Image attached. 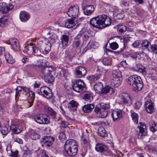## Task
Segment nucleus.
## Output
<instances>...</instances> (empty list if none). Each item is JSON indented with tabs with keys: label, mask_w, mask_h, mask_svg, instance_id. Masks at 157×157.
<instances>
[{
	"label": "nucleus",
	"mask_w": 157,
	"mask_h": 157,
	"mask_svg": "<svg viewBox=\"0 0 157 157\" xmlns=\"http://www.w3.org/2000/svg\"><path fill=\"white\" fill-rule=\"evenodd\" d=\"M111 18L108 16L102 14L92 18L90 21V24L93 27L102 29L110 25Z\"/></svg>",
	"instance_id": "nucleus-1"
},
{
	"label": "nucleus",
	"mask_w": 157,
	"mask_h": 157,
	"mask_svg": "<svg viewBox=\"0 0 157 157\" xmlns=\"http://www.w3.org/2000/svg\"><path fill=\"white\" fill-rule=\"evenodd\" d=\"M15 98L16 101L19 99L20 100L25 101L29 97H35L34 93L29 91L28 88L17 86L15 90Z\"/></svg>",
	"instance_id": "nucleus-2"
},
{
	"label": "nucleus",
	"mask_w": 157,
	"mask_h": 157,
	"mask_svg": "<svg viewBox=\"0 0 157 157\" xmlns=\"http://www.w3.org/2000/svg\"><path fill=\"white\" fill-rule=\"evenodd\" d=\"M57 38L56 34H53L49 37V40L47 38H42L40 40L42 43L40 46V52L44 54L48 53L51 50V42L54 43Z\"/></svg>",
	"instance_id": "nucleus-3"
},
{
	"label": "nucleus",
	"mask_w": 157,
	"mask_h": 157,
	"mask_svg": "<svg viewBox=\"0 0 157 157\" xmlns=\"http://www.w3.org/2000/svg\"><path fill=\"white\" fill-rule=\"evenodd\" d=\"M127 82L133 87V90L138 92L142 89L143 84L140 77L136 75L130 76L128 79Z\"/></svg>",
	"instance_id": "nucleus-4"
},
{
	"label": "nucleus",
	"mask_w": 157,
	"mask_h": 157,
	"mask_svg": "<svg viewBox=\"0 0 157 157\" xmlns=\"http://www.w3.org/2000/svg\"><path fill=\"white\" fill-rule=\"evenodd\" d=\"M78 145L75 140H70L66 141L64 148L66 152L70 156H74L77 154Z\"/></svg>",
	"instance_id": "nucleus-5"
},
{
	"label": "nucleus",
	"mask_w": 157,
	"mask_h": 157,
	"mask_svg": "<svg viewBox=\"0 0 157 157\" xmlns=\"http://www.w3.org/2000/svg\"><path fill=\"white\" fill-rule=\"evenodd\" d=\"M112 78L110 85L113 87H118L121 83L122 75L118 70H115L112 71Z\"/></svg>",
	"instance_id": "nucleus-6"
},
{
	"label": "nucleus",
	"mask_w": 157,
	"mask_h": 157,
	"mask_svg": "<svg viewBox=\"0 0 157 157\" xmlns=\"http://www.w3.org/2000/svg\"><path fill=\"white\" fill-rule=\"evenodd\" d=\"M54 140L55 139L53 136H46L41 139L40 142L42 147L48 148L52 146Z\"/></svg>",
	"instance_id": "nucleus-7"
},
{
	"label": "nucleus",
	"mask_w": 157,
	"mask_h": 157,
	"mask_svg": "<svg viewBox=\"0 0 157 157\" xmlns=\"http://www.w3.org/2000/svg\"><path fill=\"white\" fill-rule=\"evenodd\" d=\"M41 72L44 76L45 82L48 83H51L54 82V78L51 74V70L49 68H44L41 69Z\"/></svg>",
	"instance_id": "nucleus-8"
},
{
	"label": "nucleus",
	"mask_w": 157,
	"mask_h": 157,
	"mask_svg": "<svg viewBox=\"0 0 157 157\" xmlns=\"http://www.w3.org/2000/svg\"><path fill=\"white\" fill-rule=\"evenodd\" d=\"M79 8L77 5L71 6L68 9L67 14L68 16L72 18L79 20L78 17L79 15Z\"/></svg>",
	"instance_id": "nucleus-9"
},
{
	"label": "nucleus",
	"mask_w": 157,
	"mask_h": 157,
	"mask_svg": "<svg viewBox=\"0 0 157 157\" xmlns=\"http://www.w3.org/2000/svg\"><path fill=\"white\" fill-rule=\"evenodd\" d=\"M73 89L75 91L82 93L85 91L86 86L84 83L81 79L76 81L73 86Z\"/></svg>",
	"instance_id": "nucleus-10"
},
{
	"label": "nucleus",
	"mask_w": 157,
	"mask_h": 157,
	"mask_svg": "<svg viewBox=\"0 0 157 157\" xmlns=\"http://www.w3.org/2000/svg\"><path fill=\"white\" fill-rule=\"evenodd\" d=\"M34 119L36 123L40 124H47L49 121V117L42 114L36 115L34 117Z\"/></svg>",
	"instance_id": "nucleus-11"
},
{
	"label": "nucleus",
	"mask_w": 157,
	"mask_h": 157,
	"mask_svg": "<svg viewBox=\"0 0 157 157\" xmlns=\"http://www.w3.org/2000/svg\"><path fill=\"white\" fill-rule=\"evenodd\" d=\"M119 100L121 103L127 106L131 103V98L127 94L123 93L120 95L119 97Z\"/></svg>",
	"instance_id": "nucleus-12"
},
{
	"label": "nucleus",
	"mask_w": 157,
	"mask_h": 157,
	"mask_svg": "<svg viewBox=\"0 0 157 157\" xmlns=\"http://www.w3.org/2000/svg\"><path fill=\"white\" fill-rule=\"evenodd\" d=\"M84 19L83 17L79 18V20L72 18L67 20L65 23V26L68 28H71L75 26L76 23H79Z\"/></svg>",
	"instance_id": "nucleus-13"
},
{
	"label": "nucleus",
	"mask_w": 157,
	"mask_h": 157,
	"mask_svg": "<svg viewBox=\"0 0 157 157\" xmlns=\"http://www.w3.org/2000/svg\"><path fill=\"white\" fill-rule=\"evenodd\" d=\"M36 49L37 48L35 45L31 43L24 47L23 51L24 53L30 55L36 53Z\"/></svg>",
	"instance_id": "nucleus-14"
},
{
	"label": "nucleus",
	"mask_w": 157,
	"mask_h": 157,
	"mask_svg": "<svg viewBox=\"0 0 157 157\" xmlns=\"http://www.w3.org/2000/svg\"><path fill=\"white\" fill-rule=\"evenodd\" d=\"M8 42L11 44V48L14 50L16 51H18L20 50V46L19 42L17 39L14 38H10Z\"/></svg>",
	"instance_id": "nucleus-15"
},
{
	"label": "nucleus",
	"mask_w": 157,
	"mask_h": 157,
	"mask_svg": "<svg viewBox=\"0 0 157 157\" xmlns=\"http://www.w3.org/2000/svg\"><path fill=\"white\" fill-rule=\"evenodd\" d=\"M86 73V70L84 67L79 66L77 67L75 69V75L77 78H81L84 76Z\"/></svg>",
	"instance_id": "nucleus-16"
},
{
	"label": "nucleus",
	"mask_w": 157,
	"mask_h": 157,
	"mask_svg": "<svg viewBox=\"0 0 157 157\" xmlns=\"http://www.w3.org/2000/svg\"><path fill=\"white\" fill-rule=\"evenodd\" d=\"M94 111L96 113L97 117L102 118L105 117L108 114L107 111L106 110L100 109L97 107H95Z\"/></svg>",
	"instance_id": "nucleus-17"
},
{
	"label": "nucleus",
	"mask_w": 157,
	"mask_h": 157,
	"mask_svg": "<svg viewBox=\"0 0 157 157\" xmlns=\"http://www.w3.org/2000/svg\"><path fill=\"white\" fill-rule=\"evenodd\" d=\"M111 116L113 121L119 120L122 117V112L121 109H114L112 112Z\"/></svg>",
	"instance_id": "nucleus-18"
},
{
	"label": "nucleus",
	"mask_w": 157,
	"mask_h": 157,
	"mask_svg": "<svg viewBox=\"0 0 157 157\" xmlns=\"http://www.w3.org/2000/svg\"><path fill=\"white\" fill-rule=\"evenodd\" d=\"M95 150L97 152L102 153L108 151V148L107 146L101 143H97L95 145Z\"/></svg>",
	"instance_id": "nucleus-19"
},
{
	"label": "nucleus",
	"mask_w": 157,
	"mask_h": 157,
	"mask_svg": "<svg viewBox=\"0 0 157 157\" xmlns=\"http://www.w3.org/2000/svg\"><path fill=\"white\" fill-rule=\"evenodd\" d=\"M154 103L151 100L147 101L144 107L147 111L149 113H152L154 110Z\"/></svg>",
	"instance_id": "nucleus-20"
},
{
	"label": "nucleus",
	"mask_w": 157,
	"mask_h": 157,
	"mask_svg": "<svg viewBox=\"0 0 157 157\" xmlns=\"http://www.w3.org/2000/svg\"><path fill=\"white\" fill-rule=\"evenodd\" d=\"M69 36L66 34L62 35L60 38L61 43L63 47L65 48L68 45Z\"/></svg>",
	"instance_id": "nucleus-21"
},
{
	"label": "nucleus",
	"mask_w": 157,
	"mask_h": 157,
	"mask_svg": "<svg viewBox=\"0 0 157 157\" xmlns=\"http://www.w3.org/2000/svg\"><path fill=\"white\" fill-rule=\"evenodd\" d=\"M78 105L76 101H71L68 104V108L70 111H74L76 110Z\"/></svg>",
	"instance_id": "nucleus-22"
},
{
	"label": "nucleus",
	"mask_w": 157,
	"mask_h": 157,
	"mask_svg": "<svg viewBox=\"0 0 157 157\" xmlns=\"http://www.w3.org/2000/svg\"><path fill=\"white\" fill-rule=\"evenodd\" d=\"M19 15L21 21L23 22L26 21L30 17L29 14L27 12L25 11H21Z\"/></svg>",
	"instance_id": "nucleus-23"
},
{
	"label": "nucleus",
	"mask_w": 157,
	"mask_h": 157,
	"mask_svg": "<svg viewBox=\"0 0 157 157\" xmlns=\"http://www.w3.org/2000/svg\"><path fill=\"white\" fill-rule=\"evenodd\" d=\"M11 130L16 133H19L22 130V126L16 124H13L10 126Z\"/></svg>",
	"instance_id": "nucleus-24"
},
{
	"label": "nucleus",
	"mask_w": 157,
	"mask_h": 157,
	"mask_svg": "<svg viewBox=\"0 0 157 157\" xmlns=\"http://www.w3.org/2000/svg\"><path fill=\"white\" fill-rule=\"evenodd\" d=\"M94 10V8L92 6H87L84 8V13L85 14L89 15L92 14Z\"/></svg>",
	"instance_id": "nucleus-25"
},
{
	"label": "nucleus",
	"mask_w": 157,
	"mask_h": 157,
	"mask_svg": "<svg viewBox=\"0 0 157 157\" xmlns=\"http://www.w3.org/2000/svg\"><path fill=\"white\" fill-rule=\"evenodd\" d=\"M103 88V84L101 82L97 83L94 86V88L95 92L99 94H101L103 92L102 91Z\"/></svg>",
	"instance_id": "nucleus-26"
},
{
	"label": "nucleus",
	"mask_w": 157,
	"mask_h": 157,
	"mask_svg": "<svg viewBox=\"0 0 157 157\" xmlns=\"http://www.w3.org/2000/svg\"><path fill=\"white\" fill-rule=\"evenodd\" d=\"M44 110L46 113H47L53 118H55L56 116V113L52 108L48 106H46L44 107Z\"/></svg>",
	"instance_id": "nucleus-27"
},
{
	"label": "nucleus",
	"mask_w": 157,
	"mask_h": 157,
	"mask_svg": "<svg viewBox=\"0 0 157 157\" xmlns=\"http://www.w3.org/2000/svg\"><path fill=\"white\" fill-rule=\"evenodd\" d=\"M82 147L84 148V151L86 152L89 146V142L87 138L82 137Z\"/></svg>",
	"instance_id": "nucleus-28"
},
{
	"label": "nucleus",
	"mask_w": 157,
	"mask_h": 157,
	"mask_svg": "<svg viewBox=\"0 0 157 157\" xmlns=\"http://www.w3.org/2000/svg\"><path fill=\"white\" fill-rule=\"evenodd\" d=\"M102 91L103 92L101 93V94H105L110 91H111V94H113L114 92V89L109 86H105L104 88L103 87Z\"/></svg>",
	"instance_id": "nucleus-29"
},
{
	"label": "nucleus",
	"mask_w": 157,
	"mask_h": 157,
	"mask_svg": "<svg viewBox=\"0 0 157 157\" xmlns=\"http://www.w3.org/2000/svg\"><path fill=\"white\" fill-rule=\"evenodd\" d=\"M139 124L138 127L139 129V134L140 136H141L143 134L145 129L146 128V126L144 123L141 122H140Z\"/></svg>",
	"instance_id": "nucleus-30"
},
{
	"label": "nucleus",
	"mask_w": 157,
	"mask_h": 157,
	"mask_svg": "<svg viewBox=\"0 0 157 157\" xmlns=\"http://www.w3.org/2000/svg\"><path fill=\"white\" fill-rule=\"evenodd\" d=\"M94 107V105L93 104H87L85 105L83 107V111L86 113L90 112Z\"/></svg>",
	"instance_id": "nucleus-31"
},
{
	"label": "nucleus",
	"mask_w": 157,
	"mask_h": 157,
	"mask_svg": "<svg viewBox=\"0 0 157 157\" xmlns=\"http://www.w3.org/2000/svg\"><path fill=\"white\" fill-rule=\"evenodd\" d=\"M98 132L99 135L102 137L107 136V132L104 127H100L98 129Z\"/></svg>",
	"instance_id": "nucleus-32"
},
{
	"label": "nucleus",
	"mask_w": 157,
	"mask_h": 157,
	"mask_svg": "<svg viewBox=\"0 0 157 157\" xmlns=\"http://www.w3.org/2000/svg\"><path fill=\"white\" fill-rule=\"evenodd\" d=\"M151 43L149 41L147 40H144L143 41L142 44V49L144 50H147L149 51L148 47Z\"/></svg>",
	"instance_id": "nucleus-33"
},
{
	"label": "nucleus",
	"mask_w": 157,
	"mask_h": 157,
	"mask_svg": "<svg viewBox=\"0 0 157 157\" xmlns=\"http://www.w3.org/2000/svg\"><path fill=\"white\" fill-rule=\"evenodd\" d=\"M30 137L33 140H36L40 139V136L39 134L36 132H31L30 135Z\"/></svg>",
	"instance_id": "nucleus-34"
},
{
	"label": "nucleus",
	"mask_w": 157,
	"mask_h": 157,
	"mask_svg": "<svg viewBox=\"0 0 157 157\" xmlns=\"http://www.w3.org/2000/svg\"><path fill=\"white\" fill-rule=\"evenodd\" d=\"M131 116L133 121L134 122V123L136 124H137L138 122L139 118V116L138 114L131 110Z\"/></svg>",
	"instance_id": "nucleus-35"
},
{
	"label": "nucleus",
	"mask_w": 157,
	"mask_h": 157,
	"mask_svg": "<svg viewBox=\"0 0 157 157\" xmlns=\"http://www.w3.org/2000/svg\"><path fill=\"white\" fill-rule=\"evenodd\" d=\"M11 128L8 125L2 127L0 130L1 133L3 135L7 134L10 131Z\"/></svg>",
	"instance_id": "nucleus-36"
},
{
	"label": "nucleus",
	"mask_w": 157,
	"mask_h": 157,
	"mask_svg": "<svg viewBox=\"0 0 157 157\" xmlns=\"http://www.w3.org/2000/svg\"><path fill=\"white\" fill-rule=\"evenodd\" d=\"M35 97L32 96L27 101L26 100L25 101V103L26 104V106L27 108H29L31 107L33 104L34 100Z\"/></svg>",
	"instance_id": "nucleus-37"
},
{
	"label": "nucleus",
	"mask_w": 157,
	"mask_h": 157,
	"mask_svg": "<svg viewBox=\"0 0 157 157\" xmlns=\"http://www.w3.org/2000/svg\"><path fill=\"white\" fill-rule=\"evenodd\" d=\"M100 77V74H96L93 75H90L89 78V80L92 82H95Z\"/></svg>",
	"instance_id": "nucleus-38"
},
{
	"label": "nucleus",
	"mask_w": 157,
	"mask_h": 157,
	"mask_svg": "<svg viewBox=\"0 0 157 157\" xmlns=\"http://www.w3.org/2000/svg\"><path fill=\"white\" fill-rule=\"evenodd\" d=\"M149 127L151 130L153 132L157 130V124L154 121H151L150 122Z\"/></svg>",
	"instance_id": "nucleus-39"
},
{
	"label": "nucleus",
	"mask_w": 157,
	"mask_h": 157,
	"mask_svg": "<svg viewBox=\"0 0 157 157\" xmlns=\"http://www.w3.org/2000/svg\"><path fill=\"white\" fill-rule=\"evenodd\" d=\"M102 63L105 65H110L112 64L111 59L109 57H104L102 60Z\"/></svg>",
	"instance_id": "nucleus-40"
},
{
	"label": "nucleus",
	"mask_w": 157,
	"mask_h": 157,
	"mask_svg": "<svg viewBox=\"0 0 157 157\" xmlns=\"http://www.w3.org/2000/svg\"><path fill=\"white\" fill-rule=\"evenodd\" d=\"M117 31L121 33H123L127 30L126 27L123 25H117Z\"/></svg>",
	"instance_id": "nucleus-41"
},
{
	"label": "nucleus",
	"mask_w": 157,
	"mask_h": 157,
	"mask_svg": "<svg viewBox=\"0 0 157 157\" xmlns=\"http://www.w3.org/2000/svg\"><path fill=\"white\" fill-rule=\"evenodd\" d=\"M43 95L47 99H50L52 95V92L49 87Z\"/></svg>",
	"instance_id": "nucleus-42"
},
{
	"label": "nucleus",
	"mask_w": 157,
	"mask_h": 157,
	"mask_svg": "<svg viewBox=\"0 0 157 157\" xmlns=\"http://www.w3.org/2000/svg\"><path fill=\"white\" fill-rule=\"evenodd\" d=\"M84 98L86 101H90L93 99V97L91 93L87 92L84 94Z\"/></svg>",
	"instance_id": "nucleus-43"
},
{
	"label": "nucleus",
	"mask_w": 157,
	"mask_h": 157,
	"mask_svg": "<svg viewBox=\"0 0 157 157\" xmlns=\"http://www.w3.org/2000/svg\"><path fill=\"white\" fill-rule=\"evenodd\" d=\"M8 17L7 16H3L0 19V26L3 27L7 24Z\"/></svg>",
	"instance_id": "nucleus-44"
},
{
	"label": "nucleus",
	"mask_w": 157,
	"mask_h": 157,
	"mask_svg": "<svg viewBox=\"0 0 157 157\" xmlns=\"http://www.w3.org/2000/svg\"><path fill=\"white\" fill-rule=\"evenodd\" d=\"M149 74L151 75L152 79H155L157 78V72L156 70H152L150 71Z\"/></svg>",
	"instance_id": "nucleus-45"
},
{
	"label": "nucleus",
	"mask_w": 157,
	"mask_h": 157,
	"mask_svg": "<svg viewBox=\"0 0 157 157\" xmlns=\"http://www.w3.org/2000/svg\"><path fill=\"white\" fill-rule=\"evenodd\" d=\"M57 121L59 122L58 123L61 124L62 126L64 128L67 127L69 124V122L67 121H62L60 119H58Z\"/></svg>",
	"instance_id": "nucleus-46"
},
{
	"label": "nucleus",
	"mask_w": 157,
	"mask_h": 157,
	"mask_svg": "<svg viewBox=\"0 0 157 157\" xmlns=\"http://www.w3.org/2000/svg\"><path fill=\"white\" fill-rule=\"evenodd\" d=\"M80 32H82V36H83L84 37V39L86 40L88 38L90 34L87 31H86L85 29H82Z\"/></svg>",
	"instance_id": "nucleus-47"
},
{
	"label": "nucleus",
	"mask_w": 157,
	"mask_h": 157,
	"mask_svg": "<svg viewBox=\"0 0 157 157\" xmlns=\"http://www.w3.org/2000/svg\"><path fill=\"white\" fill-rule=\"evenodd\" d=\"M136 71L141 73L143 75H145L147 73L145 68L142 66H139V67L137 68Z\"/></svg>",
	"instance_id": "nucleus-48"
},
{
	"label": "nucleus",
	"mask_w": 157,
	"mask_h": 157,
	"mask_svg": "<svg viewBox=\"0 0 157 157\" xmlns=\"http://www.w3.org/2000/svg\"><path fill=\"white\" fill-rule=\"evenodd\" d=\"M48 88L47 86L41 87L39 90H38V94L40 95H43Z\"/></svg>",
	"instance_id": "nucleus-49"
},
{
	"label": "nucleus",
	"mask_w": 157,
	"mask_h": 157,
	"mask_svg": "<svg viewBox=\"0 0 157 157\" xmlns=\"http://www.w3.org/2000/svg\"><path fill=\"white\" fill-rule=\"evenodd\" d=\"M110 48L113 50L117 49L119 47L118 44L116 42H112L109 44Z\"/></svg>",
	"instance_id": "nucleus-50"
},
{
	"label": "nucleus",
	"mask_w": 157,
	"mask_h": 157,
	"mask_svg": "<svg viewBox=\"0 0 157 157\" xmlns=\"http://www.w3.org/2000/svg\"><path fill=\"white\" fill-rule=\"evenodd\" d=\"M59 138L62 142L64 141V140L66 139V135L64 132H60L59 136Z\"/></svg>",
	"instance_id": "nucleus-51"
},
{
	"label": "nucleus",
	"mask_w": 157,
	"mask_h": 157,
	"mask_svg": "<svg viewBox=\"0 0 157 157\" xmlns=\"http://www.w3.org/2000/svg\"><path fill=\"white\" fill-rule=\"evenodd\" d=\"M100 109H104L106 110L109 109V105L108 104H104L103 103H101L100 104Z\"/></svg>",
	"instance_id": "nucleus-52"
},
{
	"label": "nucleus",
	"mask_w": 157,
	"mask_h": 157,
	"mask_svg": "<svg viewBox=\"0 0 157 157\" xmlns=\"http://www.w3.org/2000/svg\"><path fill=\"white\" fill-rule=\"evenodd\" d=\"M80 44V41L75 40L73 42V47L74 48H77L78 47Z\"/></svg>",
	"instance_id": "nucleus-53"
},
{
	"label": "nucleus",
	"mask_w": 157,
	"mask_h": 157,
	"mask_svg": "<svg viewBox=\"0 0 157 157\" xmlns=\"http://www.w3.org/2000/svg\"><path fill=\"white\" fill-rule=\"evenodd\" d=\"M38 66L39 67H43V69L44 68H45L44 66L46 64L44 61L43 60H39L38 61Z\"/></svg>",
	"instance_id": "nucleus-54"
},
{
	"label": "nucleus",
	"mask_w": 157,
	"mask_h": 157,
	"mask_svg": "<svg viewBox=\"0 0 157 157\" xmlns=\"http://www.w3.org/2000/svg\"><path fill=\"white\" fill-rule=\"evenodd\" d=\"M6 3H0V11L2 10L3 12L6 11Z\"/></svg>",
	"instance_id": "nucleus-55"
},
{
	"label": "nucleus",
	"mask_w": 157,
	"mask_h": 157,
	"mask_svg": "<svg viewBox=\"0 0 157 157\" xmlns=\"http://www.w3.org/2000/svg\"><path fill=\"white\" fill-rule=\"evenodd\" d=\"M142 102L141 101H136L135 103L134 107L136 109H139L142 105Z\"/></svg>",
	"instance_id": "nucleus-56"
},
{
	"label": "nucleus",
	"mask_w": 157,
	"mask_h": 157,
	"mask_svg": "<svg viewBox=\"0 0 157 157\" xmlns=\"http://www.w3.org/2000/svg\"><path fill=\"white\" fill-rule=\"evenodd\" d=\"M90 43V47L91 48H95L98 47V44L97 42L95 41H92Z\"/></svg>",
	"instance_id": "nucleus-57"
},
{
	"label": "nucleus",
	"mask_w": 157,
	"mask_h": 157,
	"mask_svg": "<svg viewBox=\"0 0 157 157\" xmlns=\"http://www.w3.org/2000/svg\"><path fill=\"white\" fill-rule=\"evenodd\" d=\"M13 8V6L12 5L9 4L8 5L6 4V10L4 12L6 13L8 11L11 10Z\"/></svg>",
	"instance_id": "nucleus-58"
},
{
	"label": "nucleus",
	"mask_w": 157,
	"mask_h": 157,
	"mask_svg": "<svg viewBox=\"0 0 157 157\" xmlns=\"http://www.w3.org/2000/svg\"><path fill=\"white\" fill-rule=\"evenodd\" d=\"M151 50L155 53L157 54V45H152L151 46Z\"/></svg>",
	"instance_id": "nucleus-59"
},
{
	"label": "nucleus",
	"mask_w": 157,
	"mask_h": 157,
	"mask_svg": "<svg viewBox=\"0 0 157 157\" xmlns=\"http://www.w3.org/2000/svg\"><path fill=\"white\" fill-rule=\"evenodd\" d=\"M124 12L120 13H117V15H116V18L118 19H121L124 17Z\"/></svg>",
	"instance_id": "nucleus-60"
},
{
	"label": "nucleus",
	"mask_w": 157,
	"mask_h": 157,
	"mask_svg": "<svg viewBox=\"0 0 157 157\" xmlns=\"http://www.w3.org/2000/svg\"><path fill=\"white\" fill-rule=\"evenodd\" d=\"M7 61L10 64H13L15 62V60L11 55L8 59Z\"/></svg>",
	"instance_id": "nucleus-61"
},
{
	"label": "nucleus",
	"mask_w": 157,
	"mask_h": 157,
	"mask_svg": "<svg viewBox=\"0 0 157 157\" xmlns=\"http://www.w3.org/2000/svg\"><path fill=\"white\" fill-rule=\"evenodd\" d=\"M116 157H122V154L119 151H116L114 153Z\"/></svg>",
	"instance_id": "nucleus-62"
},
{
	"label": "nucleus",
	"mask_w": 157,
	"mask_h": 157,
	"mask_svg": "<svg viewBox=\"0 0 157 157\" xmlns=\"http://www.w3.org/2000/svg\"><path fill=\"white\" fill-rule=\"evenodd\" d=\"M121 64L122 66L125 68L128 67V65L126 63V60H124L121 62Z\"/></svg>",
	"instance_id": "nucleus-63"
},
{
	"label": "nucleus",
	"mask_w": 157,
	"mask_h": 157,
	"mask_svg": "<svg viewBox=\"0 0 157 157\" xmlns=\"http://www.w3.org/2000/svg\"><path fill=\"white\" fill-rule=\"evenodd\" d=\"M29 152L28 150H23L22 151L23 154V157H28Z\"/></svg>",
	"instance_id": "nucleus-64"
}]
</instances>
